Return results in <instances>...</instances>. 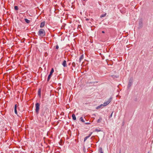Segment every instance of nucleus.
Instances as JSON below:
<instances>
[{
	"label": "nucleus",
	"instance_id": "393cba45",
	"mask_svg": "<svg viewBox=\"0 0 153 153\" xmlns=\"http://www.w3.org/2000/svg\"><path fill=\"white\" fill-rule=\"evenodd\" d=\"M113 113V112L111 113V115L109 116V118L111 117H112Z\"/></svg>",
	"mask_w": 153,
	"mask_h": 153
},
{
	"label": "nucleus",
	"instance_id": "c756f323",
	"mask_svg": "<svg viewBox=\"0 0 153 153\" xmlns=\"http://www.w3.org/2000/svg\"><path fill=\"white\" fill-rule=\"evenodd\" d=\"M89 20V19H86V21H88Z\"/></svg>",
	"mask_w": 153,
	"mask_h": 153
},
{
	"label": "nucleus",
	"instance_id": "b1692460",
	"mask_svg": "<svg viewBox=\"0 0 153 153\" xmlns=\"http://www.w3.org/2000/svg\"><path fill=\"white\" fill-rule=\"evenodd\" d=\"M72 65L74 67L75 65V63L74 62H73L72 63Z\"/></svg>",
	"mask_w": 153,
	"mask_h": 153
},
{
	"label": "nucleus",
	"instance_id": "aec40b11",
	"mask_svg": "<svg viewBox=\"0 0 153 153\" xmlns=\"http://www.w3.org/2000/svg\"><path fill=\"white\" fill-rule=\"evenodd\" d=\"M102 105H100V106H98L96 108L97 109H99V108H101V107H102Z\"/></svg>",
	"mask_w": 153,
	"mask_h": 153
},
{
	"label": "nucleus",
	"instance_id": "f03ea898",
	"mask_svg": "<svg viewBox=\"0 0 153 153\" xmlns=\"http://www.w3.org/2000/svg\"><path fill=\"white\" fill-rule=\"evenodd\" d=\"M37 34L39 36L42 37L45 35V32L44 29H41L38 32Z\"/></svg>",
	"mask_w": 153,
	"mask_h": 153
},
{
	"label": "nucleus",
	"instance_id": "9d476101",
	"mask_svg": "<svg viewBox=\"0 0 153 153\" xmlns=\"http://www.w3.org/2000/svg\"><path fill=\"white\" fill-rule=\"evenodd\" d=\"M72 117L74 120H76V118L74 114H73L72 115Z\"/></svg>",
	"mask_w": 153,
	"mask_h": 153
},
{
	"label": "nucleus",
	"instance_id": "f3484780",
	"mask_svg": "<svg viewBox=\"0 0 153 153\" xmlns=\"http://www.w3.org/2000/svg\"><path fill=\"white\" fill-rule=\"evenodd\" d=\"M80 119L81 121H82L83 123H84L85 122V121L83 120L82 117H80Z\"/></svg>",
	"mask_w": 153,
	"mask_h": 153
},
{
	"label": "nucleus",
	"instance_id": "6ab92c4d",
	"mask_svg": "<svg viewBox=\"0 0 153 153\" xmlns=\"http://www.w3.org/2000/svg\"><path fill=\"white\" fill-rule=\"evenodd\" d=\"M106 13H105V14H102L100 16V17L101 18L103 17H105L106 16Z\"/></svg>",
	"mask_w": 153,
	"mask_h": 153
},
{
	"label": "nucleus",
	"instance_id": "4be33fe9",
	"mask_svg": "<svg viewBox=\"0 0 153 153\" xmlns=\"http://www.w3.org/2000/svg\"><path fill=\"white\" fill-rule=\"evenodd\" d=\"M14 112H15V113L17 114V109H14Z\"/></svg>",
	"mask_w": 153,
	"mask_h": 153
},
{
	"label": "nucleus",
	"instance_id": "39448f33",
	"mask_svg": "<svg viewBox=\"0 0 153 153\" xmlns=\"http://www.w3.org/2000/svg\"><path fill=\"white\" fill-rule=\"evenodd\" d=\"M54 71L53 68H52L51 69V71L50 72V74L48 76V79H47V80L48 82L49 81L50 79L51 78V76L52 75Z\"/></svg>",
	"mask_w": 153,
	"mask_h": 153
},
{
	"label": "nucleus",
	"instance_id": "0eeeda50",
	"mask_svg": "<svg viewBox=\"0 0 153 153\" xmlns=\"http://www.w3.org/2000/svg\"><path fill=\"white\" fill-rule=\"evenodd\" d=\"M62 65L64 67H66L67 66V65L66 62L65 60H64L62 63Z\"/></svg>",
	"mask_w": 153,
	"mask_h": 153
},
{
	"label": "nucleus",
	"instance_id": "c85d7f7f",
	"mask_svg": "<svg viewBox=\"0 0 153 153\" xmlns=\"http://www.w3.org/2000/svg\"><path fill=\"white\" fill-rule=\"evenodd\" d=\"M85 124H90V123H85Z\"/></svg>",
	"mask_w": 153,
	"mask_h": 153
},
{
	"label": "nucleus",
	"instance_id": "7ed1b4c3",
	"mask_svg": "<svg viewBox=\"0 0 153 153\" xmlns=\"http://www.w3.org/2000/svg\"><path fill=\"white\" fill-rule=\"evenodd\" d=\"M35 111L36 114L39 113V110L40 104L39 103H36L35 104Z\"/></svg>",
	"mask_w": 153,
	"mask_h": 153
},
{
	"label": "nucleus",
	"instance_id": "dca6fc26",
	"mask_svg": "<svg viewBox=\"0 0 153 153\" xmlns=\"http://www.w3.org/2000/svg\"><path fill=\"white\" fill-rule=\"evenodd\" d=\"M101 131V130L100 129H95L94 131H94H97V132H99Z\"/></svg>",
	"mask_w": 153,
	"mask_h": 153
},
{
	"label": "nucleus",
	"instance_id": "7c9ffc66",
	"mask_svg": "<svg viewBox=\"0 0 153 153\" xmlns=\"http://www.w3.org/2000/svg\"><path fill=\"white\" fill-rule=\"evenodd\" d=\"M102 33H105V32H104V31H102Z\"/></svg>",
	"mask_w": 153,
	"mask_h": 153
},
{
	"label": "nucleus",
	"instance_id": "423d86ee",
	"mask_svg": "<svg viewBox=\"0 0 153 153\" xmlns=\"http://www.w3.org/2000/svg\"><path fill=\"white\" fill-rule=\"evenodd\" d=\"M112 98V97H110V98H109V99L107 101L104 102L103 104L102 105L103 106H106L108 105L111 102Z\"/></svg>",
	"mask_w": 153,
	"mask_h": 153
},
{
	"label": "nucleus",
	"instance_id": "f257e3e1",
	"mask_svg": "<svg viewBox=\"0 0 153 153\" xmlns=\"http://www.w3.org/2000/svg\"><path fill=\"white\" fill-rule=\"evenodd\" d=\"M49 113L47 108H43L41 111V116L45 120H46L47 117H49Z\"/></svg>",
	"mask_w": 153,
	"mask_h": 153
},
{
	"label": "nucleus",
	"instance_id": "473e14b6",
	"mask_svg": "<svg viewBox=\"0 0 153 153\" xmlns=\"http://www.w3.org/2000/svg\"><path fill=\"white\" fill-rule=\"evenodd\" d=\"M83 1H85V0H83Z\"/></svg>",
	"mask_w": 153,
	"mask_h": 153
},
{
	"label": "nucleus",
	"instance_id": "6e6552de",
	"mask_svg": "<svg viewBox=\"0 0 153 153\" xmlns=\"http://www.w3.org/2000/svg\"><path fill=\"white\" fill-rule=\"evenodd\" d=\"M41 88L39 89L38 91V95L39 97H41Z\"/></svg>",
	"mask_w": 153,
	"mask_h": 153
},
{
	"label": "nucleus",
	"instance_id": "a211bd4d",
	"mask_svg": "<svg viewBox=\"0 0 153 153\" xmlns=\"http://www.w3.org/2000/svg\"><path fill=\"white\" fill-rule=\"evenodd\" d=\"M14 9L16 10H19V8L18 6H15L14 7Z\"/></svg>",
	"mask_w": 153,
	"mask_h": 153
},
{
	"label": "nucleus",
	"instance_id": "2f4dec72",
	"mask_svg": "<svg viewBox=\"0 0 153 153\" xmlns=\"http://www.w3.org/2000/svg\"><path fill=\"white\" fill-rule=\"evenodd\" d=\"M121 150H120V151H119V153H121Z\"/></svg>",
	"mask_w": 153,
	"mask_h": 153
},
{
	"label": "nucleus",
	"instance_id": "ddd939ff",
	"mask_svg": "<svg viewBox=\"0 0 153 153\" xmlns=\"http://www.w3.org/2000/svg\"><path fill=\"white\" fill-rule=\"evenodd\" d=\"M99 151L100 153H103L102 149L101 147L99 148Z\"/></svg>",
	"mask_w": 153,
	"mask_h": 153
},
{
	"label": "nucleus",
	"instance_id": "4468645a",
	"mask_svg": "<svg viewBox=\"0 0 153 153\" xmlns=\"http://www.w3.org/2000/svg\"><path fill=\"white\" fill-rule=\"evenodd\" d=\"M102 120V118L101 117H100L99 119L97 120V123H100Z\"/></svg>",
	"mask_w": 153,
	"mask_h": 153
},
{
	"label": "nucleus",
	"instance_id": "9b49d317",
	"mask_svg": "<svg viewBox=\"0 0 153 153\" xmlns=\"http://www.w3.org/2000/svg\"><path fill=\"white\" fill-rule=\"evenodd\" d=\"M84 55L82 54L81 55V56H80L79 59V61L80 62L84 58Z\"/></svg>",
	"mask_w": 153,
	"mask_h": 153
},
{
	"label": "nucleus",
	"instance_id": "20e7f679",
	"mask_svg": "<svg viewBox=\"0 0 153 153\" xmlns=\"http://www.w3.org/2000/svg\"><path fill=\"white\" fill-rule=\"evenodd\" d=\"M133 82V79L132 78H131L129 81L128 84L127 85V89H129L132 85Z\"/></svg>",
	"mask_w": 153,
	"mask_h": 153
},
{
	"label": "nucleus",
	"instance_id": "1a4fd4ad",
	"mask_svg": "<svg viewBox=\"0 0 153 153\" xmlns=\"http://www.w3.org/2000/svg\"><path fill=\"white\" fill-rule=\"evenodd\" d=\"M45 22H42L41 24H40V27L41 28H42L44 26H45Z\"/></svg>",
	"mask_w": 153,
	"mask_h": 153
},
{
	"label": "nucleus",
	"instance_id": "412c9836",
	"mask_svg": "<svg viewBox=\"0 0 153 153\" xmlns=\"http://www.w3.org/2000/svg\"><path fill=\"white\" fill-rule=\"evenodd\" d=\"M89 137H88V136H87V137H86L84 138V142H85L86 140Z\"/></svg>",
	"mask_w": 153,
	"mask_h": 153
},
{
	"label": "nucleus",
	"instance_id": "2eb2a0df",
	"mask_svg": "<svg viewBox=\"0 0 153 153\" xmlns=\"http://www.w3.org/2000/svg\"><path fill=\"white\" fill-rule=\"evenodd\" d=\"M25 21L27 23H29L30 22V21L27 19H24Z\"/></svg>",
	"mask_w": 153,
	"mask_h": 153
},
{
	"label": "nucleus",
	"instance_id": "cd10ccee",
	"mask_svg": "<svg viewBox=\"0 0 153 153\" xmlns=\"http://www.w3.org/2000/svg\"><path fill=\"white\" fill-rule=\"evenodd\" d=\"M134 100L135 101H137V99L135 98L134 99Z\"/></svg>",
	"mask_w": 153,
	"mask_h": 153
},
{
	"label": "nucleus",
	"instance_id": "5701e85b",
	"mask_svg": "<svg viewBox=\"0 0 153 153\" xmlns=\"http://www.w3.org/2000/svg\"><path fill=\"white\" fill-rule=\"evenodd\" d=\"M93 132H91L90 133V134L88 135V136L89 137H90L91 135L92 134Z\"/></svg>",
	"mask_w": 153,
	"mask_h": 153
},
{
	"label": "nucleus",
	"instance_id": "a878e982",
	"mask_svg": "<svg viewBox=\"0 0 153 153\" xmlns=\"http://www.w3.org/2000/svg\"><path fill=\"white\" fill-rule=\"evenodd\" d=\"M59 48V47L58 45H56V49H58Z\"/></svg>",
	"mask_w": 153,
	"mask_h": 153
},
{
	"label": "nucleus",
	"instance_id": "f8f14e48",
	"mask_svg": "<svg viewBox=\"0 0 153 153\" xmlns=\"http://www.w3.org/2000/svg\"><path fill=\"white\" fill-rule=\"evenodd\" d=\"M143 23L142 20H140L139 22V25L140 27H141L142 26Z\"/></svg>",
	"mask_w": 153,
	"mask_h": 153
},
{
	"label": "nucleus",
	"instance_id": "bb28decb",
	"mask_svg": "<svg viewBox=\"0 0 153 153\" xmlns=\"http://www.w3.org/2000/svg\"><path fill=\"white\" fill-rule=\"evenodd\" d=\"M17 106L16 104L15 105L14 109L16 108V109H17Z\"/></svg>",
	"mask_w": 153,
	"mask_h": 153
}]
</instances>
